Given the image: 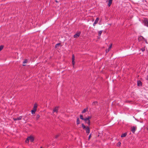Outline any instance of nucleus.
Returning a JSON list of instances; mask_svg holds the SVG:
<instances>
[{"label": "nucleus", "instance_id": "f257e3e1", "mask_svg": "<svg viewBox=\"0 0 148 148\" xmlns=\"http://www.w3.org/2000/svg\"><path fill=\"white\" fill-rule=\"evenodd\" d=\"M82 126L83 129L86 130V133L87 134H89L90 132V130L89 127L88 126L86 127L83 123L82 124Z\"/></svg>", "mask_w": 148, "mask_h": 148}, {"label": "nucleus", "instance_id": "f03ea898", "mask_svg": "<svg viewBox=\"0 0 148 148\" xmlns=\"http://www.w3.org/2000/svg\"><path fill=\"white\" fill-rule=\"evenodd\" d=\"M91 118V116H88L87 118H84V121H85V123H87L88 125L89 126L90 124V119Z\"/></svg>", "mask_w": 148, "mask_h": 148}, {"label": "nucleus", "instance_id": "7ed1b4c3", "mask_svg": "<svg viewBox=\"0 0 148 148\" xmlns=\"http://www.w3.org/2000/svg\"><path fill=\"white\" fill-rule=\"evenodd\" d=\"M34 140V138L32 136H30L28 137L25 141L26 143H28L29 142V141H30L31 142H32Z\"/></svg>", "mask_w": 148, "mask_h": 148}, {"label": "nucleus", "instance_id": "20e7f679", "mask_svg": "<svg viewBox=\"0 0 148 148\" xmlns=\"http://www.w3.org/2000/svg\"><path fill=\"white\" fill-rule=\"evenodd\" d=\"M81 33V32H76V33L74 35L73 37L74 38H77L79 37Z\"/></svg>", "mask_w": 148, "mask_h": 148}, {"label": "nucleus", "instance_id": "39448f33", "mask_svg": "<svg viewBox=\"0 0 148 148\" xmlns=\"http://www.w3.org/2000/svg\"><path fill=\"white\" fill-rule=\"evenodd\" d=\"M144 23L145 25L148 27V19L147 18H144Z\"/></svg>", "mask_w": 148, "mask_h": 148}, {"label": "nucleus", "instance_id": "423d86ee", "mask_svg": "<svg viewBox=\"0 0 148 148\" xmlns=\"http://www.w3.org/2000/svg\"><path fill=\"white\" fill-rule=\"evenodd\" d=\"M72 64L73 65V67H74V65L75 64V57L74 54H73L72 56Z\"/></svg>", "mask_w": 148, "mask_h": 148}, {"label": "nucleus", "instance_id": "0eeeda50", "mask_svg": "<svg viewBox=\"0 0 148 148\" xmlns=\"http://www.w3.org/2000/svg\"><path fill=\"white\" fill-rule=\"evenodd\" d=\"M112 0H107L106 2L108 1V5L110 7L112 3Z\"/></svg>", "mask_w": 148, "mask_h": 148}, {"label": "nucleus", "instance_id": "6e6552de", "mask_svg": "<svg viewBox=\"0 0 148 148\" xmlns=\"http://www.w3.org/2000/svg\"><path fill=\"white\" fill-rule=\"evenodd\" d=\"M99 20V18L98 17H97L96 18V20H95L94 23L93 24V26H95V25L98 23Z\"/></svg>", "mask_w": 148, "mask_h": 148}, {"label": "nucleus", "instance_id": "1a4fd4ad", "mask_svg": "<svg viewBox=\"0 0 148 148\" xmlns=\"http://www.w3.org/2000/svg\"><path fill=\"white\" fill-rule=\"evenodd\" d=\"M58 107H56L53 109V113H54V112H56V113H57L58 112Z\"/></svg>", "mask_w": 148, "mask_h": 148}, {"label": "nucleus", "instance_id": "9d476101", "mask_svg": "<svg viewBox=\"0 0 148 148\" xmlns=\"http://www.w3.org/2000/svg\"><path fill=\"white\" fill-rule=\"evenodd\" d=\"M136 129V127H134L132 128V129L131 130V131L133 133H135Z\"/></svg>", "mask_w": 148, "mask_h": 148}, {"label": "nucleus", "instance_id": "9b49d317", "mask_svg": "<svg viewBox=\"0 0 148 148\" xmlns=\"http://www.w3.org/2000/svg\"><path fill=\"white\" fill-rule=\"evenodd\" d=\"M144 38L142 36H140L138 37V40L139 41H140L142 40L143 39H144Z\"/></svg>", "mask_w": 148, "mask_h": 148}, {"label": "nucleus", "instance_id": "f8f14e48", "mask_svg": "<svg viewBox=\"0 0 148 148\" xmlns=\"http://www.w3.org/2000/svg\"><path fill=\"white\" fill-rule=\"evenodd\" d=\"M127 135V133H124L121 134V137H125Z\"/></svg>", "mask_w": 148, "mask_h": 148}, {"label": "nucleus", "instance_id": "ddd939ff", "mask_svg": "<svg viewBox=\"0 0 148 148\" xmlns=\"http://www.w3.org/2000/svg\"><path fill=\"white\" fill-rule=\"evenodd\" d=\"M137 85L138 86L142 85V83L140 81L138 80L137 81Z\"/></svg>", "mask_w": 148, "mask_h": 148}, {"label": "nucleus", "instance_id": "4468645a", "mask_svg": "<svg viewBox=\"0 0 148 148\" xmlns=\"http://www.w3.org/2000/svg\"><path fill=\"white\" fill-rule=\"evenodd\" d=\"M37 105L36 104H35L34 105V110H36V108H37Z\"/></svg>", "mask_w": 148, "mask_h": 148}, {"label": "nucleus", "instance_id": "2eb2a0df", "mask_svg": "<svg viewBox=\"0 0 148 148\" xmlns=\"http://www.w3.org/2000/svg\"><path fill=\"white\" fill-rule=\"evenodd\" d=\"M76 123L77 125H78L80 124V121H79V118H78L77 119V121H76Z\"/></svg>", "mask_w": 148, "mask_h": 148}, {"label": "nucleus", "instance_id": "dca6fc26", "mask_svg": "<svg viewBox=\"0 0 148 148\" xmlns=\"http://www.w3.org/2000/svg\"><path fill=\"white\" fill-rule=\"evenodd\" d=\"M98 102L97 101H94L92 102V105H96L97 104Z\"/></svg>", "mask_w": 148, "mask_h": 148}, {"label": "nucleus", "instance_id": "f3484780", "mask_svg": "<svg viewBox=\"0 0 148 148\" xmlns=\"http://www.w3.org/2000/svg\"><path fill=\"white\" fill-rule=\"evenodd\" d=\"M87 110V108H86L84 109L83 110L82 112V113H83L86 112Z\"/></svg>", "mask_w": 148, "mask_h": 148}, {"label": "nucleus", "instance_id": "a211bd4d", "mask_svg": "<svg viewBox=\"0 0 148 148\" xmlns=\"http://www.w3.org/2000/svg\"><path fill=\"white\" fill-rule=\"evenodd\" d=\"M79 116H80V118L82 120H84V118L83 116L82 115V114L80 115Z\"/></svg>", "mask_w": 148, "mask_h": 148}, {"label": "nucleus", "instance_id": "6ab92c4d", "mask_svg": "<svg viewBox=\"0 0 148 148\" xmlns=\"http://www.w3.org/2000/svg\"><path fill=\"white\" fill-rule=\"evenodd\" d=\"M102 32H103L102 30H101V31H99V32H98V35H99V36H101Z\"/></svg>", "mask_w": 148, "mask_h": 148}, {"label": "nucleus", "instance_id": "aec40b11", "mask_svg": "<svg viewBox=\"0 0 148 148\" xmlns=\"http://www.w3.org/2000/svg\"><path fill=\"white\" fill-rule=\"evenodd\" d=\"M22 118V116H20L17 118V120H20Z\"/></svg>", "mask_w": 148, "mask_h": 148}, {"label": "nucleus", "instance_id": "412c9836", "mask_svg": "<svg viewBox=\"0 0 148 148\" xmlns=\"http://www.w3.org/2000/svg\"><path fill=\"white\" fill-rule=\"evenodd\" d=\"M36 110H32L31 111V112H32V114H35V112L36 111Z\"/></svg>", "mask_w": 148, "mask_h": 148}, {"label": "nucleus", "instance_id": "4be33fe9", "mask_svg": "<svg viewBox=\"0 0 148 148\" xmlns=\"http://www.w3.org/2000/svg\"><path fill=\"white\" fill-rule=\"evenodd\" d=\"M60 45V43H57V44H56V45L55 46V47L56 48H57L58 47L59 45Z\"/></svg>", "mask_w": 148, "mask_h": 148}, {"label": "nucleus", "instance_id": "5701e85b", "mask_svg": "<svg viewBox=\"0 0 148 148\" xmlns=\"http://www.w3.org/2000/svg\"><path fill=\"white\" fill-rule=\"evenodd\" d=\"M3 45H1L0 46V51L3 49Z\"/></svg>", "mask_w": 148, "mask_h": 148}, {"label": "nucleus", "instance_id": "b1692460", "mask_svg": "<svg viewBox=\"0 0 148 148\" xmlns=\"http://www.w3.org/2000/svg\"><path fill=\"white\" fill-rule=\"evenodd\" d=\"M40 117V115L39 114H37L36 116V119L37 120Z\"/></svg>", "mask_w": 148, "mask_h": 148}, {"label": "nucleus", "instance_id": "393cba45", "mask_svg": "<svg viewBox=\"0 0 148 148\" xmlns=\"http://www.w3.org/2000/svg\"><path fill=\"white\" fill-rule=\"evenodd\" d=\"M121 145V142H118V143H117V146H120Z\"/></svg>", "mask_w": 148, "mask_h": 148}, {"label": "nucleus", "instance_id": "a878e982", "mask_svg": "<svg viewBox=\"0 0 148 148\" xmlns=\"http://www.w3.org/2000/svg\"><path fill=\"white\" fill-rule=\"evenodd\" d=\"M112 46V44H111V45H110V46L109 47V49L108 50V51H109V49H110L111 48Z\"/></svg>", "mask_w": 148, "mask_h": 148}, {"label": "nucleus", "instance_id": "bb28decb", "mask_svg": "<svg viewBox=\"0 0 148 148\" xmlns=\"http://www.w3.org/2000/svg\"><path fill=\"white\" fill-rule=\"evenodd\" d=\"M27 60H25L23 62V64H25V63H27Z\"/></svg>", "mask_w": 148, "mask_h": 148}, {"label": "nucleus", "instance_id": "cd10ccee", "mask_svg": "<svg viewBox=\"0 0 148 148\" xmlns=\"http://www.w3.org/2000/svg\"><path fill=\"white\" fill-rule=\"evenodd\" d=\"M144 41H145V43H147H147H147V39H145L144 38Z\"/></svg>", "mask_w": 148, "mask_h": 148}, {"label": "nucleus", "instance_id": "c85d7f7f", "mask_svg": "<svg viewBox=\"0 0 148 148\" xmlns=\"http://www.w3.org/2000/svg\"><path fill=\"white\" fill-rule=\"evenodd\" d=\"M59 136V135H56V136H55V138H57L58 137V136Z\"/></svg>", "mask_w": 148, "mask_h": 148}, {"label": "nucleus", "instance_id": "c756f323", "mask_svg": "<svg viewBox=\"0 0 148 148\" xmlns=\"http://www.w3.org/2000/svg\"><path fill=\"white\" fill-rule=\"evenodd\" d=\"M91 136V134H90L89 135L88 137V139L89 140Z\"/></svg>", "mask_w": 148, "mask_h": 148}, {"label": "nucleus", "instance_id": "7c9ffc66", "mask_svg": "<svg viewBox=\"0 0 148 148\" xmlns=\"http://www.w3.org/2000/svg\"><path fill=\"white\" fill-rule=\"evenodd\" d=\"M13 120H14V121H16L17 120V118H13Z\"/></svg>", "mask_w": 148, "mask_h": 148}, {"label": "nucleus", "instance_id": "2f4dec72", "mask_svg": "<svg viewBox=\"0 0 148 148\" xmlns=\"http://www.w3.org/2000/svg\"><path fill=\"white\" fill-rule=\"evenodd\" d=\"M145 49H142V51H145Z\"/></svg>", "mask_w": 148, "mask_h": 148}, {"label": "nucleus", "instance_id": "473e14b6", "mask_svg": "<svg viewBox=\"0 0 148 148\" xmlns=\"http://www.w3.org/2000/svg\"><path fill=\"white\" fill-rule=\"evenodd\" d=\"M23 66H25V65H24V64H23Z\"/></svg>", "mask_w": 148, "mask_h": 148}, {"label": "nucleus", "instance_id": "72a5a7b5", "mask_svg": "<svg viewBox=\"0 0 148 148\" xmlns=\"http://www.w3.org/2000/svg\"><path fill=\"white\" fill-rule=\"evenodd\" d=\"M40 148H42V147H41Z\"/></svg>", "mask_w": 148, "mask_h": 148}]
</instances>
